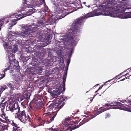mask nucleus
Instances as JSON below:
<instances>
[{
  "mask_svg": "<svg viewBox=\"0 0 131 131\" xmlns=\"http://www.w3.org/2000/svg\"><path fill=\"white\" fill-rule=\"evenodd\" d=\"M14 61H11V62H12L13 63H14V66L13 67V69H16V70L18 72L19 70V66L18 65V61H17L16 60H15V59H14Z\"/></svg>",
  "mask_w": 131,
  "mask_h": 131,
  "instance_id": "9",
  "label": "nucleus"
},
{
  "mask_svg": "<svg viewBox=\"0 0 131 131\" xmlns=\"http://www.w3.org/2000/svg\"><path fill=\"white\" fill-rule=\"evenodd\" d=\"M7 43L6 42V43L3 44L4 48L7 52L9 60L10 61H14V57L13 53H14L18 50V47L16 45H14L13 46V49L12 50L11 49L12 47L11 45H8Z\"/></svg>",
  "mask_w": 131,
  "mask_h": 131,
  "instance_id": "4",
  "label": "nucleus"
},
{
  "mask_svg": "<svg viewBox=\"0 0 131 131\" xmlns=\"http://www.w3.org/2000/svg\"><path fill=\"white\" fill-rule=\"evenodd\" d=\"M19 42H20V41H19V40H18L17 41V42H16V43H19Z\"/></svg>",
  "mask_w": 131,
  "mask_h": 131,
  "instance_id": "33",
  "label": "nucleus"
},
{
  "mask_svg": "<svg viewBox=\"0 0 131 131\" xmlns=\"http://www.w3.org/2000/svg\"><path fill=\"white\" fill-rule=\"evenodd\" d=\"M78 39H76V40L74 39V38L71 36V45L73 46L77 44V40Z\"/></svg>",
  "mask_w": 131,
  "mask_h": 131,
  "instance_id": "12",
  "label": "nucleus"
},
{
  "mask_svg": "<svg viewBox=\"0 0 131 131\" xmlns=\"http://www.w3.org/2000/svg\"><path fill=\"white\" fill-rule=\"evenodd\" d=\"M125 78L121 80V81H123L125 79Z\"/></svg>",
  "mask_w": 131,
  "mask_h": 131,
  "instance_id": "37",
  "label": "nucleus"
},
{
  "mask_svg": "<svg viewBox=\"0 0 131 131\" xmlns=\"http://www.w3.org/2000/svg\"><path fill=\"white\" fill-rule=\"evenodd\" d=\"M130 96L131 97V95Z\"/></svg>",
  "mask_w": 131,
  "mask_h": 131,
  "instance_id": "47",
  "label": "nucleus"
},
{
  "mask_svg": "<svg viewBox=\"0 0 131 131\" xmlns=\"http://www.w3.org/2000/svg\"><path fill=\"white\" fill-rule=\"evenodd\" d=\"M63 101V99L61 98L60 99H57L56 100L54 99L53 101H50V109L53 108L55 107V109L58 111L60 109V107L61 105L62 102Z\"/></svg>",
  "mask_w": 131,
  "mask_h": 131,
  "instance_id": "6",
  "label": "nucleus"
},
{
  "mask_svg": "<svg viewBox=\"0 0 131 131\" xmlns=\"http://www.w3.org/2000/svg\"><path fill=\"white\" fill-rule=\"evenodd\" d=\"M131 18V12L125 13V19Z\"/></svg>",
  "mask_w": 131,
  "mask_h": 131,
  "instance_id": "14",
  "label": "nucleus"
},
{
  "mask_svg": "<svg viewBox=\"0 0 131 131\" xmlns=\"http://www.w3.org/2000/svg\"><path fill=\"white\" fill-rule=\"evenodd\" d=\"M61 11H61H59L60 12H59V13H62V12Z\"/></svg>",
  "mask_w": 131,
  "mask_h": 131,
  "instance_id": "38",
  "label": "nucleus"
},
{
  "mask_svg": "<svg viewBox=\"0 0 131 131\" xmlns=\"http://www.w3.org/2000/svg\"><path fill=\"white\" fill-rule=\"evenodd\" d=\"M129 76L128 77H127V78H128V79H129Z\"/></svg>",
  "mask_w": 131,
  "mask_h": 131,
  "instance_id": "41",
  "label": "nucleus"
},
{
  "mask_svg": "<svg viewBox=\"0 0 131 131\" xmlns=\"http://www.w3.org/2000/svg\"><path fill=\"white\" fill-rule=\"evenodd\" d=\"M115 105L114 104L113 105H110V104H107L105 105L106 106H113V105Z\"/></svg>",
  "mask_w": 131,
  "mask_h": 131,
  "instance_id": "29",
  "label": "nucleus"
},
{
  "mask_svg": "<svg viewBox=\"0 0 131 131\" xmlns=\"http://www.w3.org/2000/svg\"><path fill=\"white\" fill-rule=\"evenodd\" d=\"M87 7H88V8H89L90 7V5H88V6H87Z\"/></svg>",
  "mask_w": 131,
  "mask_h": 131,
  "instance_id": "36",
  "label": "nucleus"
},
{
  "mask_svg": "<svg viewBox=\"0 0 131 131\" xmlns=\"http://www.w3.org/2000/svg\"><path fill=\"white\" fill-rule=\"evenodd\" d=\"M110 109V108H106L105 109V110H103V111L102 112H103V111H106V110H108V109ZM101 112L100 113H101V112Z\"/></svg>",
  "mask_w": 131,
  "mask_h": 131,
  "instance_id": "30",
  "label": "nucleus"
},
{
  "mask_svg": "<svg viewBox=\"0 0 131 131\" xmlns=\"http://www.w3.org/2000/svg\"><path fill=\"white\" fill-rule=\"evenodd\" d=\"M54 89H53V90H54ZM51 89V88H50V94H51V93H53V92H52L51 91H53V90L52 91L51 90H52V89Z\"/></svg>",
  "mask_w": 131,
  "mask_h": 131,
  "instance_id": "27",
  "label": "nucleus"
},
{
  "mask_svg": "<svg viewBox=\"0 0 131 131\" xmlns=\"http://www.w3.org/2000/svg\"><path fill=\"white\" fill-rule=\"evenodd\" d=\"M126 106H128V107H129V106H128V105H126Z\"/></svg>",
  "mask_w": 131,
  "mask_h": 131,
  "instance_id": "46",
  "label": "nucleus"
},
{
  "mask_svg": "<svg viewBox=\"0 0 131 131\" xmlns=\"http://www.w3.org/2000/svg\"><path fill=\"white\" fill-rule=\"evenodd\" d=\"M3 124L0 125V130H4L5 129V127H6V126H4Z\"/></svg>",
  "mask_w": 131,
  "mask_h": 131,
  "instance_id": "16",
  "label": "nucleus"
},
{
  "mask_svg": "<svg viewBox=\"0 0 131 131\" xmlns=\"http://www.w3.org/2000/svg\"><path fill=\"white\" fill-rule=\"evenodd\" d=\"M68 14H65V15L64 16H62V17H61H61L59 18V19H61V18H64L65 17V16H66Z\"/></svg>",
  "mask_w": 131,
  "mask_h": 131,
  "instance_id": "25",
  "label": "nucleus"
},
{
  "mask_svg": "<svg viewBox=\"0 0 131 131\" xmlns=\"http://www.w3.org/2000/svg\"><path fill=\"white\" fill-rule=\"evenodd\" d=\"M125 110L126 111H130V110L129 109L128 107L127 108H126Z\"/></svg>",
  "mask_w": 131,
  "mask_h": 131,
  "instance_id": "28",
  "label": "nucleus"
},
{
  "mask_svg": "<svg viewBox=\"0 0 131 131\" xmlns=\"http://www.w3.org/2000/svg\"><path fill=\"white\" fill-rule=\"evenodd\" d=\"M52 29H53V27H52Z\"/></svg>",
  "mask_w": 131,
  "mask_h": 131,
  "instance_id": "48",
  "label": "nucleus"
},
{
  "mask_svg": "<svg viewBox=\"0 0 131 131\" xmlns=\"http://www.w3.org/2000/svg\"><path fill=\"white\" fill-rule=\"evenodd\" d=\"M53 16L55 17V16H56V15H54Z\"/></svg>",
  "mask_w": 131,
  "mask_h": 131,
  "instance_id": "45",
  "label": "nucleus"
},
{
  "mask_svg": "<svg viewBox=\"0 0 131 131\" xmlns=\"http://www.w3.org/2000/svg\"><path fill=\"white\" fill-rule=\"evenodd\" d=\"M24 3V5L21 11H25V13L20 14L21 11L19 10L16 11L15 13L11 14L9 15L11 18H17L19 17V18L12 20L11 23H9L8 26L9 29L12 28V27L17 23L16 21L26 16L30 15L32 14L37 12L36 9L32 8L36 6L41 5L44 2V0H23Z\"/></svg>",
  "mask_w": 131,
  "mask_h": 131,
  "instance_id": "1",
  "label": "nucleus"
},
{
  "mask_svg": "<svg viewBox=\"0 0 131 131\" xmlns=\"http://www.w3.org/2000/svg\"><path fill=\"white\" fill-rule=\"evenodd\" d=\"M49 129H50V130L53 131V130H55V129H54V130H53V129H52L51 128H50Z\"/></svg>",
  "mask_w": 131,
  "mask_h": 131,
  "instance_id": "32",
  "label": "nucleus"
},
{
  "mask_svg": "<svg viewBox=\"0 0 131 131\" xmlns=\"http://www.w3.org/2000/svg\"><path fill=\"white\" fill-rule=\"evenodd\" d=\"M21 28L26 30L24 31H19L18 32L16 31H9L7 34V37L6 39V42L3 40L4 44H6L7 42L8 45H9L8 42L10 44L11 42L12 43H14V40L16 39L15 41L16 42L15 37L17 38V37H21L22 38L27 37H34L35 36V34L36 31H33V30L36 29L37 27L35 26L34 25H30L28 24L22 25L20 26Z\"/></svg>",
  "mask_w": 131,
  "mask_h": 131,
  "instance_id": "2",
  "label": "nucleus"
},
{
  "mask_svg": "<svg viewBox=\"0 0 131 131\" xmlns=\"http://www.w3.org/2000/svg\"><path fill=\"white\" fill-rule=\"evenodd\" d=\"M42 43H43V45L42 46L43 47H45L47 45V44L46 43H45V42H43Z\"/></svg>",
  "mask_w": 131,
  "mask_h": 131,
  "instance_id": "26",
  "label": "nucleus"
},
{
  "mask_svg": "<svg viewBox=\"0 0 131 131\" xmlns=\"http://www.w3.org/2000/svg\"><path fill=\"white\" fill-rule=\"evenodd\" d=\"M56 116V114L54 115L51 118L50 120L51 121H53L54 119Z\"/></svg>",
  "mask_w": 131,
  "mask_h": 131,
  "instance_id": "21",
  "label": "nucleus"
},
{
  "mask_svg": "<svg viewBox=\"0 0 131 131\" xmlns=\"http://www.w3.org/2000/svg\"><path fill=\"white\" fill-rule=\"evenodd\" d=\"M98 90H97V91H96V92H95V93L97 92V91H98Z\"/></svg>",
  "mask_w": 131,
  "mask_h": 131,
  "instance_id": "44",
  "label": "nucleus"
},
{
  "mask_svg": "<svg viewBox=\"0 0 131 131\" xmlns=\"http://www.w3.org/2000/svg\"><path fill=\"white\" fill-rule=\"evenodd\" d=\"M66 10H64V11H63L62 12V13L63 14L64 13H65V12H66Z\"/></svg>",
  "mask_w": 131,
  "mask_h": 131,
  "instance_id": "34",
  "label": "nucleus"
},
{
  "mask_svg": "<svg viewBox=\"0 0 131 131\" xmlns=\"http://www.w3.org/2000/svg\"><path fill=\"white\" fill-rule=\"evenodd\" d=\"M130 112H131V111H130Z\"/></svg>",
  "mask_w": 131,
  "mask_h": 131,
  "instance_id": "50",
  "label": "nucleus"
},
{
  "mask_svg": "<svg viewBox=\"0 0 131 131\" xmlns=\"http://www.w3.org/2000/svg\"><path fill=\"white\" fill-rule=\"evenodd\" d=\"M64 76L65 75H64ZM66 78L64 79V77L63 81V84L62 85V87L60 84H57L54 86V88L53 91H50L52 92H53V93H51V95L52 97H54V98L56 99L55 97H57V96L59 95L62 92V91H64L65 90L64 88L65 83V82Z\"/></svg>",
  "mask_w": 131,
  "mask_h": 131,
  "instance_id": "5",
  "label": "nucleus"
},
{
  "mask_svg": "<svg viewBox=\"0 0 131 131\" xmlns=\"http://www.w3.org/2000/svg\"><path fill=\"white\" fill-rule=\"evenodd\" d=\"M6 85L11 90H14V88H15L16 87L15 85H12L10 82L7 83Z\"/></svg>",
  "mask_w": 131,
  "mask_h": 131,
  "instance_id": "11",
  "label": "nucleus"
},
{
  "mask_svg": "<svg viewBox=\"0 0 131 131\" xmlns=\"http://www.w3.org/2000/svg\"><path fill=\"white\" fill-rule=\"evenodd\" d=\"M3 22V19H0V31L1 30V27L4 24Z\"/></svg>",
  "mask_w": 131,
  "mask_h": 131,
  "instance_id": "17",
  "label": "nucleus"
},
{
  "mask_svg": "<svg viewBox=\"0 0 131 131\" xmlns=\"http://www.w3.org/2000/svg\"><path fill=\"white\" fill-rule=\"evenodd\" d=\"M53 59H50V62H53Z\"/></svg>",
  "mask_w": 131,
  "mask_h": 131,
  "instance_id": "31",
  "label": "nucleus"
},
{
  "mask_svg": "<svg viewBox=\"0 0 131 131\" xmlns=\"http://www.w3.org/2000/svg\"><path fill=\"white\" fill-rule=\"evenodd\" d=\"M7 107L9 111L13 114L17 115V117L21 121L23 122H27L29 121L30 117L26 115L24 111H20L19 107L18 105L15 106L14 103L9 102Z\"/></svg>",
  "mask_w": 131,
  "mask_h": 131,
  "instance_id": "3",
  "label": "nucleus"
},
{
  "mask_svg": "<svg viewBox=\"0 0 131 131\" xmlns=\"http://www.w3.org/2000/svg\"><path fill=\"white\" fill-rule=\"evenodd\" d=\"M7 88H8L5 85H3L2 86H0V90L4 91L7 89Z\"/></svg>",
  "mask_w": 131,
  "mask_h": 131,
  "instance_id": "15",
  "label": "nucleus"
},
{
  "mask_svg": "<svg viewBox=\"0 0 131 131\" xmlns=\"http://www.w3.org/2000/svg\"><path fill=\"white\" fill-rule=\"evenodd\" d=\"M124 102H123V103H129L128 104H131V100L130 101H128V100H126L125 101H124Z\"/></svg>",
  "mask_w": 131,
  "mask_h": 131,
  "instance_id": "19",
  "label": "nucleus"
},
{
  "mask_svg": "<svg viewBox=\"0 0 131 131\" xmlns=\"http://www.w3.org/2000/svg\"><path fill=\"white\" fill-rule=\"evenodd\" d=\"M70 119L69 118H68L67 119V120H69Z\"/></svg>",
  "mask_w": 131,
  "mask_h": 131,
  "instance_id": "40",
  "label": "nucleus"
},
{
  "mask_svg": "<svg viewBox=\"0 0 131 131\" xmlns=\"http://www.w3.org/2000/svg\"><path fill=\"white\" fill-rule=\"evenodd\" d=\"M12 125L14 126L13 131H21V129H20L19 126L13 123Z\"/></svg>",
  "mask_w": 131,
  "mask_h": 131,
  "instance_id": "10",
  "label": "nucleus"
},
{
  "mask_svg": "<svg viewBox=\"0 0 131 131\" xmlns=\"http://www.w3.org/2000/svg\"><path fill=\"white\" fill-rule=\"evenodd\" d=\"M70 62V60H68L67 61V65L68 67L69 65Z\"/></svg>",
  "mask_w": 131,
  "mask_h": 131,
  "instance_id": "22",
  "label": "nucleus"
},
{
  "mask_svg": "<svg viewBox=\"0 0 131 131\" xmlns=\"http://www.w3.org/2000/svg\"><path fill=\"white\" fill-rule=\"evenodd\" d=\"M130 76H131V75Z\"/></svg>",
  "mask_w": 131,
  "mask_h": 131,
  "instance_id": "49",
  "label": "nucleus"
},
{
  "mask_svg": "<svg viewBox=\"0 0 131 131\" xmlns=\"http://www.w3.org/2000/svg\"><path fill=\"white\" fill-rule=\"evenodd\" d=\"M2 74V77H1L0 78L1 79H2L3 78H4L5 77V72H4L3 71Z\"/></svg>",
  "mask_w": 131,
  "mask_h": 131,
  "instance_id": "20",
  "label": "nucleus"
},
{
  "mask_svg": "<svg viewBox=\"0 0 131 131\" xmlns=\"http://www.w3.org/2000/svg\"><path fill=\"white\" fill-rule=\"evenodd\" d=\"M43 105V103L40 99H38L36 102L34 104V106L37 108H38Z\"/></svg>",
  "mask_w": 131,
  "mask_h": 131,
  "instance_id": "8",
  "label": "nucleus"
},
{
  "mask_svg": "<svg viewBox=\"0 0 131 131\" xmlns=\"http://www.w3.org/2000/svg\"><path fill=\"white\" fill-rule=\"evenodd\" d=\"M30 96L29 94H28V93H26L22 96L20 98V101H21L22 102V103H23L25 100L29 99Z\"/></svg>",
  "mask_w": 131,
  "mask_h": 131,
  "instance_id": "7",
  "label": "nucleus"
},
{
  "mask_svg": "<svg viewBox=\"0 0 131 131\" xmlns=\"http://www.w3.org/2000/svg\"><path fill=\"white\" fill-rule=\"evenodd\" d=\"M101 89V88H99V89L98 90H99L100 89Z\"/></svg>",
  "mask_w": 131,
  "mask_h": 131,
  "instance_id": "43",
  "label": "nucleus"
},
{
  "mask_svg": "<svg viewBox=\"0 0 131 131\" xmlns=\"http://www.w3.org/2000/svg\"><path fill=\"white\" fill-rule=\"evenodd\" d=\"M127 74H128V75L129 74V73H127V74H126L125 75V76H127Z\"/></svg>",
  "mask_w": 131,
  "mask_h": 131,
  "instance_id": "35",
  "label": "nucleus"
},
{
  "mask_svg": "<svg viewBox=\"0 0 131 131\" xmlns=\"http://www.w3.org/2000/svg\"><path fill=\"white\" fill-rule=\"evenodd\" d=\"M81 125H78L77 126H75V127H72L71 129V130L70 131H71L72 130H74V129H75L77 128H78L80 126H81Z\"/></svg>",
  "mask_w": 131,
  "mask_h": 131,
  "instance_id": "18",
  "label": "nucleus"
},
{
  "mask_svg": "<svg viewBox=\"0 0 131 131\" xmlns=\"http://www.w3.org/2000/svg\"><path fill=\"white\" fill-rule=\"evenodd\" d=\"M48 92L49 93V89H48Z\"/></svg>",
  "mask_w": 131,
  "mask_h": 131,
  "instance_id": "39",
  "label": "nucleus"
},
{
  "mask_svg": "<svg viewBox=\"0 0 131 131\" xmlns=\"http://www.w3.org/2000/svg\"><path fill=\"white\" fill-rule=\"evenodd\" d=\"M55 20L56 19H54L53 20V21L54 22V21H55ZM50 25L51 26H52V25H53V26L54 25V28H55V23L54 22L52 23V24H50Z\"/></svg>",
  "mask_w": 131,
  "mask_h": 131,
  "instance_id": "23",
  "label": "nucleus"
},
{
  "mask_svg": "<svg viewBox=\"0 0 131 131\" xmlns=\"http://www.w3.org/2000/svg\"><path fill=\"white\" fill-rule=\"evenodd\" d=\"M83 3L84 4H85L86 3V2H84Z\"/></svg>",
  "mask_w": 131,
  "mask_h": 131,
  "instance_id": "42",
  "label": "nucleus"
},
{
  "mask_svg": "<svg viewBox=\"0 0 131 131\" xmlns=\"http://www.w3.org/2000/svg\"><path fill=\"white\" fill-rule=\"evenodd\" d=\"M110 114H108L106 115V116L105 117V118H107L109 117H110Z\"/></svg>",
  "mask_w": 131,
  "mask_h": 131,
  "instance_id": "24",
  "label": "nucleus"
},
{
  "mask_svg": "<svg viewBox=\"0 0 131 131\" xmlns=\"http://www.w3.org/2000/svg\"><path fill=\"white\" fill-rule=\"evenodd\" d=\"M9 62L7 64L8 65V67L7 68L4 69V70L3 71V72H5V71H6L7 70H8L11 68V67L10 66V65L12 64V63H11L12 61H10L9 60Z\"/></svg>",
  "mask_w": 131,
  "mask_h": 131,
  "instance_id": "13",
  "label": "nucleus"
}]
</instances>
